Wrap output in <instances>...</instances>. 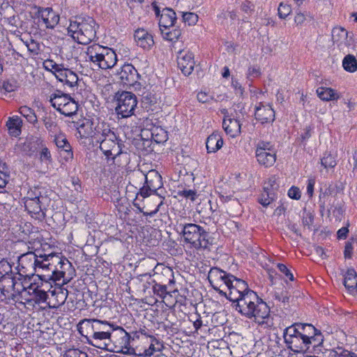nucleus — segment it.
Segmentation results:
<instances>
[{"label": "nucleus", "instance_id": "f257e3e1", "mask_svg": "<svg viewBox=\"0 0 357 357\" xmlns=\"http://www.w3.org/2000/svg\"><path fill=\"white\" fill-rule=\"evenodd\" d=\"M235 310L248 319L264 328L270 327L268 323L270 309L267 304L252 290L245 291V294L235 304Z\"/></svg>", "mask_w": 357, "mask_h": 357}, {"label": "nucleus", "instance_id": "f03ea898", "mask_svg": "<svg viewBox=\"0 0 357 357\" xmlns=\"http://www.w3.org/2000/svg\"><path fill=\"white\" fill-rule=\"evenodd\" d=\"M97 29L98 25L91 17L77 16L70 20L68 31L79 43L86 45L96 38Z\"/></svg>", "mask_w": 357, "mask_h": 357}, {"label": "nucleus", "instance_id": "7ed1b4c3", "mask_svg": "<svg viewBox=\"0 0 357 357\" xmlns=\"http://www.w3.org/2000/svg\"><path fill=\"white\" fill-rule=\"evenodd\" d=\"M86 61H89L95 66L107 70L114 67L117 61L114 51L98 44L89 46L86 51Z\"/></svg>", "mask_w": 357, "mask_h": 357}, {"label": "nucleus", "instance_id": "20e7f679", "mask_svg": "<svg viewBox=\"0 0 357 357\" xmlns=\"http://www.w3.org/2000/svg\"><path fill=\"white\" fill-rule=\"evenodd\" d=\"M180 226L182 227L181 234L184 241L190 244L191 248L196 250L207 249L210 245H212V238L209 236V234L201 226L193 223Z\"/></svg>", "mask_w": 357, "mask_h": 357}, {"label": "nucleus", "instance_id": "39448f33", "mask_svg": "<svg viewBox=\"0 0 357 357\" xmlns=\"http://www.w3.org/2000/svg\"><path fill=\"white\" fill-rule=\"evenodd\" d=\"M319 206L321 215H324V211H326L328 217L332 215L335 220H340L343 216L344 202L338 199L336 193H333L331 187L327 188L320 194Z\"/></svg>", "mask_w": 357, "mask_h": 357}, {"label": "nucleus", "instance_id": "423d86ee", "mask_svg": "<svg viewBox=\"0 0 357 357\" xmlns=\"http://www.w3.org/2000/svg\"><path fill=\"white\" fill-rule=\"evenodd\" d=\"M78 328L92 330L97 331H107L121 336L122 341L127 342L129 340V334L121 327L115 326L107 321H102L97 319H84L79 321Z\"/></svg>", "mask_w": 357, "mask_h": 357}, {"label": "nucleus", "instance_id": "0eeeda50", "mask_svg": "<svg viewBox=\"0 0 357 357\" xmlns=\"http://www.w3.org/2000/svg\"><path fill=\"white\" fill-rule=\"evenodd\" d=\"M115 111L121 118H128L134 114L137 105L136 96L130 91H118L114 96Z\"/></svg>", "mask_w": 357, "mask_h": 357}, {"label": "nucleus", "instance_id": "6e6552de", "mask_svg": "<svg viewBox=\"0 0 357 357\" xmlns=\"http://www.w3.org/2000/svg\"><path fill=\"white\" fill-rule=\"evenodd\" d=\"M39 255L36 252H29L21 255L18 259L19 275L20 277H30L41 273V260Z\"/></svg>", "mask_w": 357, "mask_h": 357}, {"label": "nucleus", "instance_id": "1a4fd4ad", "mask_svg": "<svg viewBox=\"0 0 357 357\" xmlns=\"http://www.w3.org/2000/svg\"><path fill=\"white\" fill-rule=\"evenodd\" d=\"M79 333L86 340L88 344L102 349H109L108 347L114 342L115 334L107 331H96L78 328Z\"/></svg>", "mask_w": 357, "mask_h": 357}, {"label": "nucleus", "instance_id": "9d476101", "mask_svg": "<svg viewBox=\"0 0 357 357\" xmlns=\"http://www.w3.org/2000/svg\"><path fill=\"white\" fill-rule=\"evenodd\" d=\"M39 259L41 260V273L39 275L40 280L44 281L51 280L63 258L55 253L40 254Z\"/></svg>", "mask_w": 357, "mask_h": 357}, {"label": "nucleus", "instance_id": "9b49d317", "mask_svg": "<svg viewBox=\"0 0 357 357\" xmlns=\"http://www.w3.org/2000/svg\"><path fill=\"white\" fill-rule=\"evenodd\" d=\"M98 144H99L100 151L108 160L110 159L114 160L117 156L122 153L123 142L119 139L114 131L109 133L102 140H100Z\"/></svg>", "mask_w": 357, "mask_h": 357}, {"label": "nucleus", "instance_id": "f8f14e48", "mask_svg": "<svg viewBox=\"0 0 357 357\" xmlns=\"http://www.w3.org/2000/svg\"><path fill=\"white\" fill-rule=\"evenodd\" d=\"M255 155L259 165L266 167L273 166L276 160V153L270 142L261 141L259 142Z\"/></svg>", "mask_w": 357, "mask_h": 357}, {"label": "nucleus", "instance_id": "ddd939ff", "mask_svg": "<svg viewBox=\"0 0 357 357\" xmlns=\"http://www.w3.org/2000/svg\"><path fill=\"white\" fill-rule=\"evenodd\" d=\"M234 275L227 273L217 267H213L210 269L208 274V280L213 288L221 296H227V292L220 289L222 285H227V280H231Z\"/></svg>", "mask_w": 357, "mask_h": 357}, {"label": "nucleus", "instance_id": "4468645a", "mask_svg": "<svg viewBox=\"0 0 357 357\" xmlns=\"http://www.w3.org/2000/svg\"><path fill=\"white\" fill-rule=\"evenodd\" d=\"M229 292L227 293V297L233 303H236L240 299L245 291L250 290L248 284L243 280L238 279L234 276L231 280H227L226 286Z\"/></svg>", "mask_w": 357, "mask_h": 357}, {"label": "nucleus", "instance_id": "2eb2a0df", "mask_svg": "<svg viewBox=\"0 0 357 357\" xmlns=\"http://www.w3.org/2000/svg\"><path fill=\"white\" fill-rule=\"evenodd\" d=\"M332 40L340 50L344 51L352 45L353 34L343 27H334L332 30Z\"/></svg>", "mask_w": 357, "mask_h": 357}, {"label": "nucleus", "instance_id": "dca6fc26", "mask_svg": "<svg viewBox=\"0 0 357 357\" xmlns=\"http://www.w3.org/2000/svg\"><path fill=\"white\" fill-rule=\"evenodd\" d=\"M123 85L134 86L139 77L137 70L132 64H124L116 73Z\"/></svg>", "mask_w": 357, "mask_h": 357}, {"label": "nucleus", "instance_id": "f3484780", "mask_svg": "<svg viewBox=\"0 0 357 357\" xmlns=\"http://www.w3.org/2000/svg\"><path fill=\"white\" fill-rule=\"evenodd\" d=\"M194 55L189 51L181 50L177 56V65L183 74L185 76L190 75L195 67Z\"/></svg>", "mask_w": 357, "mask_h": 357}, {"label": "nucleus", "instance_id": "a211bd4d", "mask_svg": "<svg viewBox=\"0 0 357 357\" xmlns=\"http://www.w3.org/2000/svg\"><path fill=\"white\" fill-rule=\"evenodd\" d=\"M138 176L142 179L144 178L145 184L150 190H153V192H155L162 186V176L155 169L149 171L146 174L139 173Z\"/></svg>", "mask_w": 357, "mask_h": 357}, {"label": "nucleus", "instance_id": "6ab92c4d", "mask_svg": "<svg viewBox=\"0 0 357 357\" xmlns=\"http://www.w3.org/2000/svg\"><path fill=\"white\" fill-rule=\"evenodd\" d=\"M110 125L105 121H98L93 126V132L91 134V140L96 144H98L104 138L107 137L109 133L113 132Z\"/></svg>", "mask_w": 357, "mask_h": 357}, {"label": "nucleus", "instance_id": "aec40b11", "mask_svg": "<svg viewBox=\"0 0 357 357\" xmlns=\"http://www.w3.org/2000/svg\"><path fill=\"white\" fill-rule=\"evenodd\" d=\"M38 13L47 29H54L58 24L59 15L52 8H40Z\"/></svg>", "mask_w": 357, "mask_h": 357}, {"label": "nucleus", "instance_id": "412c9836", "mask_svg": "<svg viewBox=\"0 0 357 357\" xmlns=\"http://www.w3.org/2000/svg\"><path fill=\"white\" fill-rule=\"evenodd\" d=\"M49 292L50 295L47 303L50 307L53 308H57L64 304L68 295V291L61 287L49 290Z\"/></svg>", "mask_w": 357, "mask_h": 357}, {"label": "nucleus", "instance_id": "4be33fe9", "mask_svg": "<svg viewBox=\"0 0 357 357\" xmlns=\"http://www.w3.org/2000/svg\"><path fill=\"white\" fill-rule=\"evenodd\" d=\"M255 119L262 124L273 122L275 120V112L268 105L259 103L255 108Z\"/></svg>", "mask_w": 357, "mask_h": 357}, {"label": "nucleus", "instance_id": "5701e85b", "mask_svg": "<svg viewBox=\"0 0 357 357\" xmlns=\"http://www.w3.org/2000/svg\"><path fill=\"white\" fill-rule=\"evenodd\" d=\"M24 206L29 213L34 215L36 219L40 221L45 219V213L41 208L38 197L27 198L24 202Z\"/></svg>", "mask_w": 357, "mask_h": 357}, {"label": "nucleus", "instance_id": "b1692460", "mask_svg": "<svg viewBox=\"0 0 357 357\" xmlns=\"http://www.w3.org/2000/svg\"><path fill=\"white\" fill-rule=\"evenodd\" d=\"M73 272L74 269L72 267L71 263L66 258H63L61 265H59L56 272H55V275H54L51 280L56 282L63 278V282H65L66 280H69Z\"/></svg>", "mask_w": 357, "mask_h": 357}, {"label": "nucleus", "instance_id": "393cba45", "mask_svg": "<svg viewBox=\"0 0 357 357\" xmlns=\"http://www.w3.org/2000/svg\"><path fill=\"white\" fill-rule=\"evenodd\" d=\"M176 20V15L174 10L169 8H163L159 19L160 29H169L174 27Z\"/></svg>", "mask_w": 357, "mask_h": 357}, {"label": "nucleus", "instance_id": "a878e982", "mask_svg": "<svg viewBox=\"0 0 357 357\" xmlns=\"http://www.w3.org/2000/svg\"><path fill=\"white\" fill-rule=\"evenodd\" d=\"M15 276L3 275L0 278V291L5 298L14 299L13 288H15Z\"/></svg>", "mask_w": 357, "mask_h": 357}, {"label": "nucleus", "instance_id": "bb28decb", "mask_svg": "<svg viewBox=\"0 0 357 357\" xmlns=\"http://www.w3.org/2000/svg\"><path fill=\"white\" fill-rule=\"evenodd\" d=\"M56 79L71 88L76 86L78 82L77 75L73 70L65 68L57 72Z\"/></svg>", "mask_w": 357, "mask_h": 357}, {"label": "nucleus", "instance_id": "cd10ccee", "mask_svg": "<svg viewBox=\"0 0 357 357\" xmlns=\"http://www.w3.org/2000/svg\"><path fill=\"white\" fill-rule=\"evenodd\" d=\"M222 135L218 131L213 132L206 139V146L208 153L217 152L222 148Z\"/></svg>", "mask_w": 357, "mask_h": 357}, {"label": "nucleus", "instance_id": "c85d7f7f", "mask_svg": "<svg viewBox=\"0 0 357 357\" xmlns=\"http://www.w3.org/2000/svg\"><path fill=\"white\" fill-rule=\"evenodd\" d=\"M222 127L225 132L231 137H235L241 133V123L234 118L225 117L222 122Z\"/></svg>", "mask_w": 357, "mask_h": 357}, {"label": "nucleus", "instance_id": "c756f323", "mask_svg": "<svg viewBox=\"0 0 357 357\" xmlns=\"http://www.w3.org/2000/svg\"><path fill=\"white\" fill-rule=\"evenodd\" d=\"M135 39L137 45L144 49H149L154 44L153 36L143 29L135 31Z\"/></svg>", "mask_w": 357, "mask_h": 357}, {"label": "nucleus", "instance_id": "7c9ffc66", "mask_svg": "<svg viewBox=\"0 0 357 357\" xmlns=\"http://www.w3.org/2000/svg\"><path fill=\"white\" fill-rule=\"evenodd\" d=\"M70 95L64 93L60 90H56L54 93H52L50 96V102L51 105L55 108L57 111H60L68 102V99Z\"/></svg>", "mask_w": 357, "mask_h": 357}, {"label": "nucleus", "instance_id": "2f4dec72", "mask_svg": "<svg viewBox=\"0 0 357 357\" xmlns=\"http://www.w3.org/2000/svg\"><path fill=\"white\" fill-rule=\"evenodd\" d=\"M22 126V120L18 116L9 117L6 122V127L9 134L14 137H17L21 134Z\"/></svg>", "mask_w": 357, "mask_h": 357}, {"label": "nucleus", "instance_id": "473e14b6", "mask_svg": "<svg viewBox=\"0 0 357 357\" xmlns=\"http://www.w3.org/2000/svg\"><path fill=\"white\" fill-rule=\"evenodd\" d=\"M285 343L288 345V347L295 352L305 351H306L307 340L298 334L289 340H287Z\"/></svg>", "mask_w": 357, "mask_h": 357}, {"label": "nucleus", "instance_id": "72a5a7b5", "mask_svg": "<svg viewBox=\"0 0 357 357\" xmlns=\"http://www.w3.org/2000/svg\"><path fill=\"white\" fill-rule=\"evenodd\" d=\"M344 284L351 292L357 291V273L354 268L347 270L344 275Z\"/></svg>", "mask_w": 357, "mask_h": 357}, {"label": "nucleus", "instance_id": "f704fd0d", "mask_svg": "<svg viewBox=\"0 0 357 357\" xmlns=\"http://www.w3.org/2000/svg\"><path fill=\"white\" fill-rule=\"evenodd\" d=\"M29 293L33 295V300L36 303H42L48 302L50 295L44 290L42 289L40 287L36 286L33 287L32 284H31L29 287Z\"/></svg>", "mask_w": 357, "mask_h": 357}, {"label": "nucleus", "instance_id": "c9c22d12", "mask_svg": "<svg viewBox=\"0 0 357 357\" xmlns=\"http://www.w3.org/2000/svg\"><path fill=\"white\" fill-rule=\"evenodd\" d=\"M22 57V54L17 52L15 50L9 49L8 52L3 57L2 60L6 65L9 66H13L20 64V59Z\"/></svg>", "mask_w": 357, "mask_h": 357}, {"label": "nucleus", "instance_id": "e433bc0d", "mask_svg": "<svg viewBox=\"0 0 357 357\" xmlns=\"http://www.w3.org/2000/svg\"><path fill=\"white\" fill-rule=\"evenodd\" d=\"M317 93L319 98L324 101L337 100L340 98L334 89L328 87H319Z\"/></svg>", "mask_w": 357, "mask_h": 357}, {"label": "nucleus", "instance_id": "4c0bfd02", "mask_svg": "<svg viewBox=\"0 0 357 357\" xmlns=\"http://www.w3.org/2000/svg\"><path fill=\"white\" fill-rule=\"evenodd\" d=\"M94 123L89 120H86L77 126V133L81 138L91 137Z\"/></svg>", "mask_w": 357, "mask_h": 357}, {"label": "nucleus", "instance_id": "58836bf2", "mask_svg": "<svg viewBox=\"0 0 357 357\" xmlns=\"http://www.w3.org/2000/svg\"><path fill=\"white\" fill-rule=\"evenodd\" d=\"M67 100V104L65 105L61 109L60 108L59 112L66 116H71L76 114L78 109V105L70 96Z\"/></svg>", "mask_w": 357, "mask_h": 357}, {"label": "nucleus", "instance_id": "ea45409f", "mask_svg": "<svg viewBox=\"0 0 357 357\" xmlns=\"http://www.w3.org/2000/svg\"><path fill=\"white\" fill-rule=\"evenodd\" d=\"M297 327L299 331V335H301L305 340H309V337H311L314 332L317 331V329L309 324L298 323Z\"/></svg>", "mask_w": 357, "mask_h": 357}, {"label": "nucleus", "instance_id": "a19ab883", "mask_svg": "<svg viewBox=\"0 0 357 357\" xmlns=\"http://www.w3.org/2000/svg\"><path fill=\"white\" fill-rule=\"evenodd\" d=\"M275 192L273 190H265L259 195L258 202L264 207L269 206L275 199Z\"/></svg>", "mask_w": 357, "mask_h": 357}, {"label": "nucleus", "instance_id": "79ce46f5", "mask_svg": "<svg viewBox=\"0 0 357 357\" xmlns=\"http://www.w3.org/2000/svg\"><path fill=\"white\" fill-rule=\"evenodd\" d=\"M54 141L58 148L63 149L67 153V157L73 158L71 146L65 137L62 135L56 136Z\"/></svg>", "mask_w": 357, "mask_h": 357}, {"label": "nucleus", "instance_id": "37998d69", "mask_svg": "<svg viewBox=\"0 0 357 357\" xmlns=\"http://www.w3.org/2000/svg\"><path fill=\"white\" fill-rule=\"evenodd\" d=\"M307 343L306 344V350L309 349L310 346L313 348L319 347L324 342V336L322 335L320 331L314 332V333L309 337V340H307Z\"/></svg>", "mask_w": 357, "mask_h": 357}, {"label": "nucleus", "instance_id": "c03bdc74", "mask_svg": "<svg viewBox=\"0 0 357 357\" xmlns=\"http://www.w3.org/2000/svg\"><path fill=\"white\" fill-rule=\"evenodd\" d=\"M344 69L348 72L354 73L357 70V61L354 56L348 54L342 61Z\"/></svg>", "mask_w": 357, "mask_h": 357}, {"label": "nucleus", "instance_id": "a18cd8bd", "mask_svg": "<svg viewBox=\"0 0 357 357\" xmlns=\"http://www.w3.org/2000/svg\"><path fill=\"white\" fill-rule=\"evenodd\" d=\"M19 112L22 115L29 123L35 124L37 123L38 119L34 111L27 106H22L19 109Z\"/></svg>", "mask_w": 357, "mask_h": 357}, {"label": "nucleus", "instance_id": "49530a36", "mask_svg": "<svg viewBox=\"0 0 357 357\" xmlns=\"http://www.w3.org/2000/svg\"><path fill=\"white\" fill-rule=\"evenodd\" d=\"M172 28V30H170V29H165L162 28L160 29L161 33L163 35V38L169 41L176 40L181 35V31L180 29L174 27Z\"/></svg>", "mask_w": 357, "mask_h": 357}, {"label": "nucleus", "instance_id": "de8ad7c7", "mask_svg": "<svg viewBox=\"0 0 357 357\" xmlns=\"http://www.w3.org/2000/svg\"><path fill=\"white\" fill-rule=\"evenodd\" d=\"M151 338V343L148 349H146L144 352L146 356H151L156 351H161L163 348L162 344L153 336H150Z\"/></svg>", "mask_w": 357, "mask_h": 357}, {"label": "nucleus", "instance_id": "09e8293b", "mask_svg": "<svg viewBox=\"0 0 357 357\" xmlns=\"http://www.w3.org/2000/svg\"><path fill=\"white\" fill-rule=\"evenodd\" d=\"M22 40L23 41V43L27 47L28 51L31 54H33V55H38L39 54L40 45L38 42L32 38H29V40H26L25 41L23 40Z\"/></svg>", "mask_w": 357, "mask_h": 357}, {"label": "nucleus", "instance_id": "8fccbe9b", "mask_svg": "<svg viewBox=\"0 0 357 357\" xmlns=\"http://www.w3.org/2000/svg\"><path fill=\"white\" fill-rule=\"evenodd\" d=\"M273 296L275 301L282 302L284 304V307L289 303L290 296L288 291L283 289L280 290H275Z\"/></svg>", "mask_w": 357, "mask_h": 357}, {"label": "nucleus", "instance_id": "3c124183", "mask_svg": "<svg viewBox=\"0 0 357 357\" xmlns=\"http://www.w3.org/2000/svg\"><path fill=\"white\" fill-rule=\"evenodd\" d=\"M321 164L324 168H333L336 165L335 158L329 152H325L321 159Z\"/></svg>", "mask_w": 357, "mask_h": 357}, {"label": "nucleus", "instance_id": "603ef678", "mask_svg": "<svg viewBox=\"0 0 357 357\" xmlns=\"http://www.w3.org/2000/svg\"><path fill=\"white\" fill-rule=\"evenodd\" d=\"M43 65L45 69L52 71L56 77L57 72L64 68L62 65L57 64L56 62L51 59L45 61Z\"/></svg>", "mask_w": 357, "mask_h": 357}, {"label": "nucleus", "instance_id": "864d4df0", "mask_svg": "<svg viewBox=\"0 0 357 357\" xmlns=\"http://www.w3.org/2000/svg\"><path fill=\"white\" fill-rule=\"evenodd\" d=\"M298 323H296L289 327H287L284 332V342H287V340H289L291 337L299 335V331L297 327Z\"/></svg>", "mask_w": 357, "mask_h": 357}, {"label": "nucleus", "instance_id": "5fc2aeb1", "mask_svg": "<svg viewBox=\"0 0 357 357\" xmlns=\"http://www.w3.org/2000/svg\"><path fill=\"white\" fill-rule=\"evenodd\" d=\"M19 87L17 81L13 78L6 80L3 82L2 88L6 92H13Z\"/></svg>", "mask_w": 357, "mask_h": 357}, {"label": "nucleus", "instance_id": "6e6d98bb", "mask_svg": "<svg viewBox=\"0 0 357 357\" xmlns=\"http://www.w3.org/2000/svg\"><path fill=\"white\" fill-rule=\"evenodd\" d=\"M153 293L158 296L160 298H164L168 294L167 291V286L165 284L155 283L153 286Z\"/></svg>", "mask_w": 357, "mask_h": 357}, {"label": "nucleus", "instance_id": "4d7b16f0", "mask_svg": "<svg viewBox=\"0 0 357 357\" xmlns=\"http://www.w3.org/2000/svg\"><path fill=\"white\" fill-rule=\"evenodd\" d=\"M10 273H12V266L7 260L3 259L0 261V275H11Z\"/></svg>", "mask_w": 357, "mask_h": 357}, {"label": "nucleus", "instance_id": "13d9d810", "mask_svg": "<svg viewBox=\"0 0 357 357\" xmlns=\"http://www.w3.org/2000/svg\"><path fill=\"white\" fill-rule=\"evenodd\" d=\"M182 17L183 22L190 26L195 25L198 21V15L194 13H183Z\"/></svg>", "mask_w": 357, "mask_h": 357}, {"label": "nucleus", "instance_id": "bf43d9fd", "mask_svg": "<svg viewBox=\"0 0 357 357\" xmlns=\"http://www.w3.org/2000/svg\"><path fill=\"white\" fill-rule=\"evenodd\" d=\"M178 195L181 196L185 199H188L192 202L195 201L197 198V192L192 190H183L177 192Z\"/></svg>", "mask_w": 357, "mask_h": 357}, {"label": "nucleus", "instance_id": "052dcab7", "mask_svg": "<svg viewBox=\"0 0 357 357\" xmlns=\"http://www.w3.org/2000/svg\"><path fill=\"white\" fill-rule=\"evenodd\" d=\"M278 11L279 17L281 19H285L291 13V7L289 5L280 3Z\"/></svg>", "mask_w": 357, "mask_h": 357}, {"label": "nucleus", "instance_id": "680f3d73", "mask_svg": "<svg viewBox=\"0 0 357 357\" xmlns=\"http://www.w3.org/2000/svg\"><path fill=\"white\" fill-rule=\"evenodd\" d=\"M162 204V202L160 201V202L158 204L157 207L155 208V210L151 211V212H144L143 211L142 208L140 207L139 204L136 202V199L133 202V206L136 207L139 213H143L144 215L145 216H150L153 217L154 215H155L160 208V206Z\"/></svg>", "mask_w": 357, "mask_h": 357}, {"label": "nucleus", "instance_id": "e2e57ef3", "mask_svg": "<svg viewBox=\"0 0 357 357\" xmlns=\"http://www.w3.org/2000/svg\"><path fill=\"white\" fill-rule=\"evenodd\" d=\"M21 280V277L19 275L18 278L15 276V288H13L12 293H14V297L15 296V294H20L22 291H23L25 289V287L23 286Z\"/></svg>", "mask_w": 357, "mask_h": 357}, {"label": "nucleus", "instance_id": "0e129e2a", "mask_svg": "<svg viewBox=\"0 0 357 357\" xmlns=\"http://www.w3.org/2000/svg\"><path fill=\"white\" fill-rule=\"evenodd\" d=\"M63 357H89L87 354L78 349H70L65 353Z\"/></svg>", "mask_w": 357, "mask_h": 357}, {"label": "nucleus", "instance_id": "69168bd1", "mask_svg": "<svg viewBox=\"0 0 357 357\" xmlns=\"http://www.w3.org/2000/svg\"><path fill=\"white\" fill-rule=\"evenodd\" d=\"M6 167L5 164L2 166V170L0 169V188H4L8 183V174L5 172Z\"/></svg>", "mask_w": 357, "mask_h": 357}, {"label": "nucleus", "instance_id": "338daca9", "mask_svg": "<svg viewBox=\"0 0 357 357\" xmlns=\"http://www.w3.org/2000/svg\"><path fill=\"white\" fill-rule=\"evenodd\" d=\"M278 188V185H276V179L275 177L270 178L268 181L264 183V190H273L275 191Z\"/></svg>", "mask_w": 357, "mask_h": 357}, {"label": "nucleus", "instance_id": "774afa93", "mask_svg": "<svg viewBox=\"0 0 357 357\" xmlns=\"http://www.w3.org/2000/svg\"><path fill=\"white\" fill-rule=\"evenodd\" d=\"M288 196L291 199L298 200L301 193L298 188L292 186L288 191Z\"/></svg>", "mask_w": 357, "mask_h": 357}]
</instances>
